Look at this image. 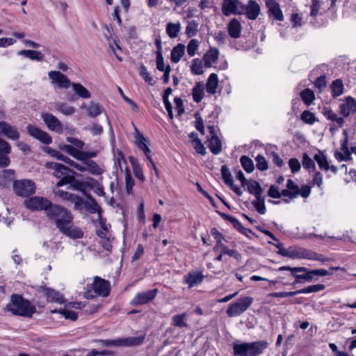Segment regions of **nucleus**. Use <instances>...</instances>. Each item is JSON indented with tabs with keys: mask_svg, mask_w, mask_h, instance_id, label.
I'll use <instances>...</instances> for the list:
<instances>
[{
	"mask_svg": "<svg viewBox=\"0 0 356 356\" xmlns=\"http://www.w3.org/2000/svg\"><path fill=\"white\" fill-rule=\"evenodd\" d=\"M241 29V24L236 18L232 19L227 24L228 33L232 38H240Z\"/></svg>",
	"mask_w": 356,
	"mask_h": 356,
	"instance_id": "26",
	"label": "nucleus"
},
{
	"mask_svg": "<svg viewBox=\"0 0 356 356\" xmlns=\"http://www.w3.org/2000/svg\"><path fill=\"white\" fill-rule=\"evenodd\" d=\"M48 75L52 83H58L61 88H67L70 86L68 78L58 71H51Z\"/></svg>",
	"mask_w": 356,
	"mask_h": 356,
	"instance_id": "18",
	"label": "nucleus"
},
{
	"mask_svg": "<svg viewBox=\"0 0 356 356\" xmlns=\"http://www.w3.org/2000/svg\"><path fill=\"white\" fill-rule=\"evenodd\" d=\"M330 87L332 90V95L334 98L341 95L344 92L343 83L341 79L333 81Z\"/></svg>",
	"mask_w": 356,
	"mask_h": 356,
	"instance_id": "34",
	"label": "nucleus"
},
{
	"mask_svg": "<svg viewBox=\"0 0 356 356\" xmlns=\"http://www.w3.org/2000/svg\"><path fill=\"white\" fill-rule=\"evenodd\" d=\"M204 86L203 83L200 82L196 83L192 91L193 99L195 102L199 103L202 101L204 97Z\"/></svg>",
	"mask_w": 356,
	"mask_h": 356,
	"instance_id": "37",
	"label": "nucleus"
},
{
	"mask_svg": "<svg viewBox=\"0 0 356 356\" xmlns=\"http://www.w3.org/2000/svg\"><path fill=\"white\" fill-rule=\"evenodd\" d=\"M256 166L257 169L261 171L266 170L268 168L266 159L262 155H258L255 158Z\"/></svg>",
	"mask_w": 356,
	"mask_h": 356,
	"instance_id": "55",
	"label": "nucleus"
},
{
	"mask_svg": "<svg viewBox=\"0 0 356 356\" xmlns=\"http://www.w3.org/2000/svg\"><path fill=\"white\" fill-rule=\"evenodd\" d=\"M253 298L246 296L237 300L229 305L226 313L229 317L238 316L245 312L252 305Z\"/></svg>",
	"mask_w": 356,
	"mask_h": 356,
	"instance_id": "4",
	"label": "nucleus"
},
{
	"mask_svg": "<svg viewBox=\"0 0 356 356\" xmlns=\"http://www.w3.org/2000/svg\"><path fill=\"white\" fill-rule=\"evenodd\" d=\"M244 5L238 0H230L223 2L222 12L225 16L233 15H243Z\"/></svg>",
	"mask_w": 356,
	"mask_h": 356,
	"instance_id": "8",
	"label": "nucleus"
},
{
	"mask_svg": "<svg viewBox=\"0 0 356 356\" xmlns=\"http://www.w3.org/2000/svg\"><path fill=\"white\" fill-rule=\"evenodd\" d=\"M56 195L63 200L72 202L74 200L73 197L75 194L70 193L69 192L64 191L62 190H58V191L56 192Z\"/></svg>",
	"mask_w": 356,
	"mask_h": 356,
	"instance_id": "63",
	"label": "nucleus"
},
{
	"mask_svg": "<svg viewBox=\"0 0 356 356\" xmlns=\"http://www.w3.org/2000/svg\"><path fill=\"white\" fill-rule=\"evenodd\" d=\"M58 229L61 233L71 238L77 239L83 236V231L73 224V220H71L70 222L63 225Z\"/></svg>",
	"mask_w": 356,
	"mask_h": 356,
	"instance_id": "13",
	"label": "nucleus"
},
{
	"mask_svg": "<svg viewBox=\"0 0 356 356\" xmlns=\"http://www.w3.org/2000/svg\"><path fill=\"white\" fill-rule=\"evenodd\" d=\"M340 111L344 117L349 116L356 111V102L352 97H348L346 102L340 105Z\"/></svg>",
	"mask_w": 356,
	"mask_h": 356,
	"instance_id": "24",
	"label": "nucleus"
},
{
	"mask_svg": "<svg viewBox=\"0 0 356 356\" xmlns=\"http://www.w3.org/2000/svg\"><path fill=\"white\" fill-rule=\"evenodd\" d=\"M265 3L270 16L278 21L284 20V15L277 2L275 0H265Z\"/></svg>",
	"mask_w": 356,
	"mask_h": 356,
	"instance_id": "17",
	"label": "nucleus"
},
{
	"mask_svg": "<svg viewBox=\"0 0 356 356\" xmlns=\"http://www.w3.org/2000/svg\"><path fill=\"white\" fill-rule=\"evenodd\" d=\"M199 41L196 39H192L187 45V53L190 56H193L199 47Z\"/></svg>",
	"mask_w": 356,
	"mask_h": 356,
	"instance_id": "54",
	"label": "nucleus"
},
{
	"mask_svg": "<svg viewBox=\"0 0 356 356\" xmlns=\"http://www.w3.org/2000/svg\"><path fill=\"white\" fill-rule=\"evenodd\" d=\"M221 173L224 182L227 186H229L233 190V191H234V193H236L238 196H241L243 193V191L239 187L234 184L232 176L227 165L222 166Z\"/></svg>",
	"mask_w": 356,
	"mask_h": 356,
	"instance_id": "20",
	"label": "nucleus"
},
{
	"mask_svg": "<svg viewBox=\"0 0 356 356\" xmlns=\"http://www.w3.org/2000/svg\"><path fill=\"white\" fill-rule=\"evenodd\" d=\"M323 114L328 120L336 122L339 127L343 126L344 122L343 119L333 113L331 110H324Z\"/></svg>",
	"mask_w": 356,
	"mask_h": 356,
	"instance_id": "47",
	"label": "nucleus"
},
{
	"mask_svg": "<svg viewBox=\"0 0 356 356\" xmlns=\"http://www.w3.org/2000/svg\"><path fill=\"white\" fill-rule=\"evenodd\" d=\"M42 119L47 128L56 133L62 134L63 127L61 122L53 114L44 113L41 115Z\"/></svg>",
	"mask_w": 356,
	"mask_h": 356,
	"instance_id": "9",
	"label": "nucleus"
},
{
	"mask_svg": "<svg viewBox=\"0 0 356 356\" xmlns=\"http://www.w3.org/2000/svg\"><path fill=\"white\" fill-rule=\"evenodd\" d=\"M325 286L324 284H318L314 285H311L304 289L295 291H289V292H273L269 294V296L275 297V298H287V297H293L298 294L301 293H316L320 291H323L325 289Z\"/></svg>",
	"mask_w": 356,
	"mask_h": 356,
	"instance_id": "6",
	"label": "nucleus"
},
{
	"mask_svg": "<svg viewBox=\"0 0 356 356\" xmlns=\"http://www.w3.org/2000/svg\"><path fill=\"white\" fill-rule=\"evenodd\" d=\"M300 97L304 103L307 106H309L315 99L314 92L309 88L304 89L301 91Z\"/></svg>",
	"mask_w": 356,
	"mask_h": 356,
	"instance_id": "44",
	"label": "nucleus"
},
{
	"mask_svg": "<svg viewBox=\"0 0 356 356\" xmlns=\"http://www.w3.org/2000/svg\"><path fill=\"white\" fill-rule=\"evenodd\" d=\"M185 53V46L183 44H178L177 46L173 47L170 59L171 61L174 63H177L181 60V57L184 56Z\"/></svg>",
	"mask_w": 356,
	"mask_h": 356,
	"instance_id": "30",
	"label": "nucleus"
},
{
	"mask_svg": "<svg viewBox=\"0 0 356 356\" xmlns=\"http://www.w3.org/2000/svg\"><path fill=\"white\" fill-rule=\"evenodd\" d=\"M198 31V23L192 20L188 22V24L186 28V34L188 38H191L196 35Z\"/></svg>",
	"mask_w": 356,
	"mask_h": 356,
	"instance_id": "50",
	"label": "nucleus"
},
{
	"mask_svg": "<svg viewBox=\"0 0 356 356\" xmlns=\"http://www.w3.org/2000/svg\"><path fill=\"white\" fill-rule=\"evenodd\" d=\"M92 289L97 295L107 297L111 290L110 282L97 276L94 278Z\"/></svg>",
	"mask_w": 356,
	"mask_h": 356,
	"instance_id": "11",
	"label": "nucleus"
},
{
	"mask_svg": "<svg viewBox=\"0 0 356 356\" xmlns=\"http://www.w3.org/2000/svg\"><path fill=\"white\" fill-rule=\"evenodd\" d=\"M218 86V79L217 74L214 73L211 74L206 84L207 92L211 95L215 94Z\"/></svg>",
	"mask_w": 356,
	"mask_h": 356,
	"instance_id": "33",
	"label": "nucleus"
},
{
	"mask_svg": "<svg viewBox=\"0 0 356 356\" xmlns=\"http://www.w3.org/2000/svg\"><path fill=\"white\" fill-rule=\"evenodd\" d=\"M17 54L25 56L32 60L42 61L44 58V55L42 52L35 50H21L18 51Z\"/></svg>",
	"mask_w": 356,
	"mask_h": 356,
	"instance_id": "28",
	"label": "nucleus"
},
{
	"mask_svg": "<svg viewBox=\"0 0 356 356\" xmlns=\"http://www.w3.org/2000/svg\"><path fill=\"white\" fill-rule=\"evenodd\" d=\"M43 292L48 302L59 304L64 303L65 299L58 291L51 288L44 287Z\"/></svg>",
	"mask_w": 356,
	"mask_h": 356,
	"instance_id": "25",
	"label": "nucleus"
},
{
	"mask_svg": "<svg viewBox=\"0 0 356 356\" xmlns=\"http://www.w3.org/2000/svg\"><path fill=\"white\" fill-rule=\"evenodd\" d=\"M158 291H159L157 289H154L143 291L141 293H138L131 300V305L136 306L147 304L155 298L158 293Z\"/></svg>",
	"mask_w": 356,
	"mask_h": 356,
	"instance_id": "12",
	"label": "nucleus"
},
{
	"mask_svg": "<svg viewBox=\"0 0 356 356\" xmlns=\"http://www.w3.org/2000/svg\"><path fill=\"white\" fill-rule=\"evenodd\" d=\"M180 31L181 24L179 22H169L166 24V33L170 38H177Z\"/></svg>",
	"mask_w": 356,
	"mask_h": 356,
	"instance_id": "36",
	"label": "nucleus"
},
{
	"mask_svg": "<svg viewBox=\"0 0 356 356\" xmlns=\"http://www.w3.org/2000/svg\"><path fill=\"white\" fill-rule=\"evenodd\" d=\"M72 86L74 92L80 97L85 99L90 97V92L81 83H72Z\"/></svg>",
	"mask_w": 356,
	"mask_h": 356,
	"instance_id": "41",
	"label": "nucleus"
},
{
	"mask_svg": "<svg viewBox=\"0 0 356 356\" xmlns=\"http://www.w3.org/2000/svg\"><path fill=\"white\" fill-rule=\"evenodd\" d=\"M55 110L65 115H71L74 113L75 108L66 103H56L54 106Z\"/></svg>",
	"mask_w": 356,
	"mask_h": 356,
	"instance_id": "38",
	"label": "nucleus"
},
{
	"mask_svg": "<svg viewBox=\"0 0 356 356\" xmlns=\"http://www.w3.org/2000/svg\"><path fill=\"white\" fill-rule=\"evenodd\" d=\"M314 159L321 169H324L325 170L330 169L327 158L325 157V155L322 154H316L314 156Z\"/></svg>",
	"mask_w": 356,
	"mask_h": 356,
	"instance_id": "52",
	"label": "nucleus"
},
{
	"mask_svg": "<svg viewBox=\"0 0 356 356\" xmlns=\"http://www.w3.org/2000/svg\"><path fill=\"white\" fill-rule=\"evenodd\" d=\"M113 352L108 350L99 351L95 349H92L88 352L86 356H111L113 355Z\"/></svg>",
	"mask_w": 356,
	"mask_h": 356,
	"instance_id": "58",
	"label": "nucleus"
},
{
	"mask_svg": "<svg viewBox=\"0 0 356 356\" xmlns=\"http://www.w3.org/2000/svg\"><path fill=\"white\" fill-rule=\"evenodd\" d=\"M96 341L98 342L103 347H119V338L116 339H99L97 340Z\"/></svg>",
	"mask_w": 356,
	"mask_h": 356,
	"instance_id": "57",
	"label": "nucleus"
},
{
	"mask_svg": "<svg viewBox=\"0 0 356 356\" xmlns=\"http://www.w3.org/2000/svg\"><path fill=\"white\" fill-rule=\"evenodd\" d=\"M243 10V15L250 20H255L261 13V7L254 0H249Z\"/></svg>",
	"mask_w": 356,
	"mask_h": 356,
	"instance_id": "14",
	"label": "nucleus"
},
{
	"mask_svg": "<svg viewBox=\"0 0 356 356\" xmlns=\"http://www.w3.org/2000/svg\"><path fill=\"white\" fill-rule=\"evenodd\" d=\"M138 72L140 76L143 78L146 83H147L150 86H152L154 84L153 79L151 76L150 74L148 72L145 65H140L138 67Z\"/></svg>",
	"mask_w": 356,
	"mask_h": 356,
	"instance_id": "51",
	"label": "nucleus"
},
{
	"mask_svg": "<svg viewBox=\"0 0 356 356\" xmlns=\"http://www.w3.org/2000/svg\"><path fill=\"white\" fill-rule=\"evenodd\" d=\"M6 309L15 316L31 317L35 313V307L28 300L22 296L13 294L10 297V302L7 304Z\"/></svg>",
	"mask_w": 356,
	"mask_h": 356,
	"instance_id": "1",
	"label": "nucleus"
},
{
	"mask_svg": "<svg viewBox=\"0 0 356 356\" xmlns=\"http://www.w3.org/2000/svg\"><path fill=\"white\" fill-rule=\"evenodd\" d=\"M315 87L321 92L327 86L326 77L325 75H321L318 77L314 82Z\"/></svg>",
	"mask_w": 356,
	"mask_h": 356,
	"instance_id": "59",
	"label": "nucleus"
},
{
	"mask_svg": "<svg viewBox=\"0 0 356 356\" xmlns=\"http://www.w3.org/2000/svg\"><path fill=\"white\" fill-rule=\"evenodd\" d=\"M186 314L182 313L180 314H177L172 316V324L178 327H186L188 326L187 323L185 322V319L186 318Z\"/></svg>",
	"mask_w": 356,
	"mask_h": 356,
	"instance_id": "43",
	"label": "nucleus"
},
{
	"mask_svg": "<svg viewBox=\"0 0 356 356\" xmlns=\"http://www.w3.org/2000/svg\"><path fill=\"white\" fill-rule=\"evenodd\" d=\"M0 131L3 136L10 140H17L20 137V134L17 127L5 121L0 122Z\"/></svg>",
	"mask_w": 356,
	"mask_h": 356,
	"instance_id": "15",
	"label": "nucleus"
},
{
	"mask_svg": "<svg viewBox=\"0 0 356 356\" xmlns=\"http://www.w3.org/2000/svg\"><path fill=\"white\" fill-rule=\"evenodd\" d=\"M97 155V152L96 151H82L79 149L75 159L86 163V161L90 160V158H95Z\"/></svg>",
	"mask_w": 356,
	"mask_h": 356,
	"instance_id": "42",
	"label": "nucleus"
},
{
	"mask_svg": "<svg viewBox=\"0 0 356 356\" xmlns=\"http://www.w3.org/2000/svg\"><path fill=\"white\" fill-rule=\"evenodd\" d=\"M303 248L300 247H290L287 250H283V256L290 257L292 259H302Z\"/></svg>",
	"mask_w": 356,
	"mask_h": 356,
	"instance_id": "35",
	"label": "nucleus"
},
{
	"mask_svg": "<svg viewBox=\"0 0 356 356\" xmlns=\"http://www.w3.org/2000/svg\"><path fill=\"white\" fill-rule=\"evenodd\" d=\"M72 202L74 204V209L76 210L86 209L88 202L85 201L81 197L74 195Z\"/></svg>",
	"mask_w": 356,
	"mask_h": 356,
	"instance_id": "53",
	"label": "nucleus"
},
{
	"mask_svg": "<svg viewBox=\"0 0 356 356\" xmlns=\"http://www.w3.org/2000/svg\"><path fill=\"white\" fill-rule=\"evenodd\" d=\"M45 214L49 220L54 222L58 229L70 222L71 220H73V216L70 211L63 207L58 204H53L51 202Z\"/></svg>",
	"mask_w": 356,
	"mask_h": 356,
	"instance_id": "3",
	"label": "nucleus"
},
{
	"mask_svg": "<svg viewBox=\"0 0 356 356\" xmlns=\"http://www.w3.org/2000/svg\"><path fill=\"white\" fill-rule=\"evenodd\" d=\"M44 151L48 153L49 155H51L53 157L56 158L58 160L63 161L65 163H67V160H69L70 158L67 157L66 156L63 155L61 152L54 149L49 147H44Z\"/></svg>",
	"mask_w": 356,
	"mask_h": 356,
	"instance_id": "49",
	"label": "nucleus"
},
{
	"mask_svg": "<svg viewBox=\"0 0 356 356\" xmlns=\"http://www.w3.org/2000/svg\"><path fill=\"white\" fill-rule=\"evenodd\" d=\"M26 131L31 136L44 144L49 145L52 142V138L47 132L42 131L35 126L29 124L26 127Z\"/></svg>",
	"mask_w": 356,
	"mask_h": 356,
	"instance_id": "10",
	"label": "nucleus"
},
{
	"mask_svg": "<svg viewBox=\"0 0 356 356\" xmlns=\"http://www.w3.org/2000/svg\"><path fill=\"white\" fill-rule=\"evenodd\" d=\"M218 55L219 51L218 49H211L204 56V66L209 67L211 65V63H215L218 59Z\"/></svg>",
	"mask_w": 356,
	"mask_h": 356,
	"instance_id": "31",
	"label": "nucleus"
},
{
	"mask_svg": "<svg viewBox=\"0 0 356 356\" xmlns=\"http://www.w3.org/2000/svg\"><path fill=\"white\" fill-rule=\"evenodd\" d=\"M300 267H290V266H281L278 268L279 271L288 270L290 272L291 275L293 276L296 280L293 282V285L298 283L305 282V272L297 270Z\"/></svg>",
	"mask_w": 356,
	"mask_h": 356,
	"instance_id": "21",
	"label": "nucleus"
},
{
	"mask_svg": "<svg viewBox=\"0 0 356 356\" xmlns=\"http://www.w3.org/2000/svg\"><path fill=\"white\" fill-rule=\"evenodd\" d=\"M301 119L305 123L309 124H312L316 121L315 115L309 111H305L302 112V113L301 114Z\"/></svg>",
	"mask_w": 356,
	"mask_h": 356,
	"instance_id": "56",
	"label": "nucleus"
},
{
	"mask_svg": "<svg viewBox=\"0 0 356 356\" xmlns=\"http://www.w3.org/2000/svg\"><path fill=\"white\" fill-rule=\"evenodd\" d=\"M145 339V335L138 337H129L125 338H119V347H135L143 344Z\"/></svg>",
	"mask_w": 356,
	"mask_h": 356,
	"instance_id": "19",
	"label": "nucleus"
},
{
	"mask_svg": "<svg viewBox=\"0 0 356 356\" xmlns=\"http://www.w3.org/2000/svg\"><path fill=\"white\" fill-rule=\"evenodd\" d=\"M268 346L266 341L254 342L234 343L233 344L234 356H258Z\"/></svg>",
	"mask_w": 356,
	"mask_h": 356,
	"instance_id": "2",
	"label": "nucleus"
},
{
	"mask_svg": "<svg viewBox=\"0 0 356 356\" xmlns=\"http://www.w3.org/2000/svg\"><path fill=\"white\" fill-rule=\"evenodd\" d=\"M191 72L193 74L200 75L203 74L202 62L199 58H195L192 60V65L191 66Z\"/></svg>",
	"mask_w": 356,
	"mask_h": 356,
	"instance_id": "48",
	"label": "nucleus"
},
{
	"mask_svg": "<svg viewBox=\"0 0 356 356\" xmlns=\"http://www.w3.org/2000/svg\"><path fill=\"white\" fill-rule=\"evenodd\" d=\"M343 134L345 136L344 140L342 141L341 144V149L343 152V154L338 153L337 154V158L340 161H349L351 159L350 157V152L348 149V133L346 130L343 131Z\"/></svg>",
	"mask_w": 356,
	"mask_h": 356,
	"instance_id": "27",
	"label": "nucleus"
},
{
	"mask_svg": "<svg viewBox=\"0 0 356 356\" xmlns=\"http://www.w3.org/2000/svg\"><path fill=\"white\" fill-rule=\"evenodd\" d=\"M240 162H241V165L243 168V169L248 173H250V172H252L254 170V166L253 161L248 156H242L240 158Z\"/></svg>",
	"mask_w": 356,
	"mask_h": 356,
	"instance_id": "45",
	"label": "nucleus"
},
{
	"mask_svg": "<svg viewBox=\"0 0 356 356\" xmlns=\"http://www.w3.org/2000/svg\"><path fill=\"white\" fill-rule=\"evenodd\" d=\"M51 201L43 197L34 196L26 199L24 201V205L31 211H47L48 207L51 206Z\"/></svg>",
	"mask_w": 356,
	"mask_h": 356,
	"instance_id": "7",
	"label": "nucleus"
},
{
	"mask_svg": "<svg viewBox=\"0 0 356 356\" xmlns=\"http://www.w3.org/2000/svg\"><path fill=\"white\" fill-rule=\"evenodd\" d=\"M15 193L22 197H28L35 193V185L29 179L16 180L13 184Z\"/></svg>",
	"mask_w": 356,
	"mask_h": 356,
	"instance_id": "5",
	"label": "nucleus"
},
{
	"mask_svg": "<svg viewBox=\"0 0 356 356\" xmlns=\"http://www.w3.org/2000/svg\"><path fill=\"white\" fill-rule=\"evenodd\" d=\"M302 259L317 261L321 263H325L332 260L331 258L326 257L321 254H318L312 250L305 248H303L302 250Z\"/></svg>",
	"mask_w": 356,
	"mask_h": 356,
	"instance_id": "23",
	"label": "nucleus"
},
{
	"mask_svg": "<svg viewBox=\"0 0 356 356\" xmlns=\"http://www.w3.org/2000/svg\"><path fill=\"white\" fill-rule=\"evenodd\" d=\"M303 167L309 170L315 169L314 161L307 154H305L302 158Z\"/></svg>",
	"mask_w": 356,
	"mask_h": 356,
	"instance_id": "61",
	"label": "nucleus"
},
{
	"mask_svg": "<svg viewBox=\"0 0 356 356\" xmlns=\"http://www.w3.org/2000/svg\"><path fill=\"white\" fill-rule=\"evenodd\" d=\"M81 108L85 109L87 111L88 116L92 118L99 115L104 111L102 106L96 101H91L88 105L86 104H83Z\"/></svg>",
	"mask_w": 356,
	"mask_h": 356,
	"instance_id": "22",
	"label": "nucleus"
},
{
	"mask_svg": "<svg viewBox=\"0 0 356 356\" xmlns=\"http://www.w3.org/2000/svg\"><path fill=\"white\" fill-rule=\"evenodd\" d=\"M207 146L213 154H218L222 150L221 141L217 136H211Z\"/></svg>",
	"mask_w": 356,
	"mask_h": 356,
	"instance_id": "32",
	"label": "nucleus"
},
{
	"mask_svg": "<svg viewBox=\"0 0 356 356\" xmlns=\"http://www.w3.org/2000/svg\"><path fill=\"white\" fill-rule=\"evenodd\" d=\"M218 249H220L222 254H227L229 257H232L234 259L239 260L241 258V255L238 253L234 250H229L227 246H225L222 243L220 245H216L214 248V250Z\"/></svg>",
	"mask_w": 356,
	"mask_h": 356,
	"instance_id": "40",
	"label": "nucleus"
},
{
	"mask_svg": "<svg viewBox=\"0 0 356 356\" xmlns=\"http://www.w3.org/2000/svg\"><path fill=\"white\" fill-rule=\"evenodd\" d=\"M297 270L305 272V282H312L314 277L316 276V273H316L315 270H311L306 267H300V268Z\"/></svg>",
	"mask_w": 356,
	"mask_h": 356,
	"instance_id": "60",
	"label": "nucleus"
},
{
	"mask_svg": "<svg viewBox=\"0 0 356 356\" xmlns=\"http://www.w3.org/2000/svg\"><path fill=\"white\" fill-rule=\"evenodd\" d=\"M248 191L255 196V198L262 195V188L259 182L250 179L245 184Z\"/></svg>",
	"mask_w": 356,
	"mask_h": 356,
	"instance_id": "29",
	"label": "nucleus"
},
{
	"mask_svg": "<svg viewBox=\"0 0 356 356\" xmlns=\"http://www.w3.org/2000/svg\"><path fill=\"white\" fill-rule=\"evenodd\" d=\"M125 182H126L125 183L126 184V186H125L126 191L128 194H130L132 191L134 181L129 172H126Z\"/></svg>",
	"mask_w": 356,
	"mask_h": 356,
	"instance_id": "62",
	"label": "nucleus"
},
{
	"mask_svg": "<svg viewBox=\"0 0 356 356\" xmlns=\"http://www.w3.org/2000/svg\"><path fill=\"white\" fill-rule=\"evenodd\" d=\"M86 171L89 172L92 175H99L103 172L102 168L94 161L89 160L84 163Z\"/></svg>",
	"mask_w": 356,
	"mask_h": 356,
	"instance_id": "39",
	"label": "nucleus"
},
{
	"mask_svg": "<svg viewBox=\"0 0 356 356\" xmlns=\"http://www.w3.org/2000/svg\"><path fill=\"white\" fill-rule=\"evenodd\" d=\"M252 205L260 214L266 213L265 200L262 195L256 197V200L252 202Z\"/></svg>",
	"mask_w": 356,
	"mask_h": 356,
	"instance_id": "46",
	"label": "nucleus"
},
{
	"mask_svg": "<svg viewBox=\"0 0 356 356\" xmlns=\"http://www.w3.org/2000/svg\"><path fill=\"white\" fill-rule=\"evenodd\" d=\"M204 278L201 271H191L184 276V282L189 289L200 284Z\"/></svg>",
	"mask_w": 356,
	"mask_h": 356,
	"instance_id": "16",
	"label": "nucleus"
},
{
	"mask_svg": "<svg viewBox=\"0 0 356 356\" xmlns=\"http://www.w3.org/2000/svg\"><path fill=\"white\" fill-rule=\"evenodd\" d=\"M194 148L197 153L204 156L206 154V149L199 138L194 140Z\"/></svg>",
	"mask_w": 356,
	"mask_h": 356,
	"instance_id": "64",
	"label": "nucleus"
}]
</instances>
